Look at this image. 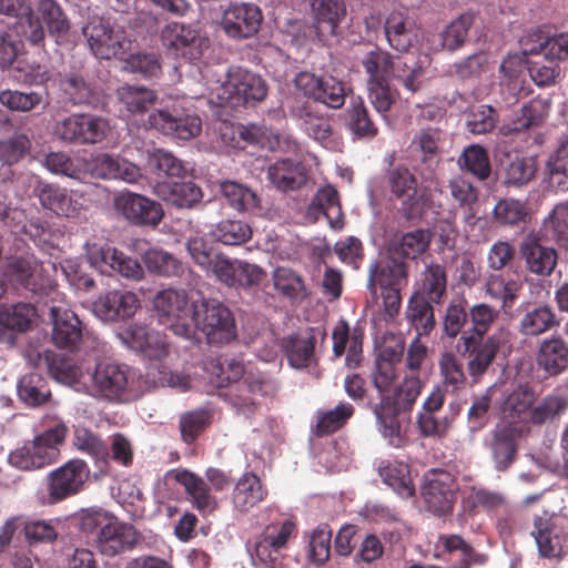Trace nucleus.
<instances>
[{
    "instance_id": "nucleus-41",
    "label": "nucleus",
    "mask_w": 568,
    "mask_h": 568,
    "mask_svg": "<svg viewBox=\"0 0 568 568\" xmlns=\"http://www.w3.org/2000/svg\"><path fill=\"white\" fill-rule=\"evenodd\" d=\"M308 214L314 215L315 219L323 214L333 230H342L344 227V213L338 191L332 185L321 187L308 207Z\"/></svg>"
},
{
    "instance_id": "nucleus-9",
    "label": "nucleus",
    "mask_w": 568,
    "mask_h": 568,
    "mask_svg": "<svg viewBox=\"0 0 568 568\" xmlns=\"http://www.w3.org/2000/svg\"><path fill=\"white\" fill-rule=\"evenodd\" d=\"M539 557L561 560L568 554V518L551 515L547 518L536 516L531 530Z\"/></svg>"
},
{
    "instance_id": "nucleus-19",
    "label": "nucleus",
    "mask_w": 568,
    "mask_h": 568,
    "mask_svg": "<svg viewBox=\"0 0 568 568\" xmlns=\"http://www.w3.org/2000/svg\"><path fill=\"white\" fill-rule=\"evenodd\" d=\"M223 90L229 94L226 99L233 105L260 102L267 94L265 81L242 68H233L229 71Z\"/></svg>"
},
{
    "instance_id": "nucleus-42",
    "label": "nucleus",
    "mask_w": 568,
    "mask_h": 568,
    "mask_svg": "<svg viewBox=\"0 0 568 568\" xmlns=\"http://www.w3.org/2000/svg\"><path fill=\"white\" fill-rule=\"evenodd\" d=\"M38 262L34 256H13L8 260L3 276L16 287L37 293L40 290L37 280Z\"/></svg>"
},
{
    "instance_id": "nucleus-29",
    "label": "nucleus",
    "mask_w": 568,
    "mask_h": 568,
    "mask_svg": "<svg viewBox=\"0 0 568 568\" xmlns=\"http://www.w3.org/2000/svg\"><path fill=\"white\" fill-rule=\"evenodd\" d=\"M390 403L388 398H379V403L373 406V413L383 437L390 446L398 448L407 440L404 425L406 420L402 416L404 412Z\"/></svg>"
},
{
    "instance_id": "nucleus-43",
    "label": "nucleus",
    "mask_w": 568,
    "mask_h": 568,
    "mask_svg": "<svg viewBox=\"0 0 568 568\" xmlns=\"http://www.w3.org/2000/svg\"><path fill=\"white\" fill-rule=\"evenodd\" d=\"M266 496L267 489L262 484L260 477L254 473H245L234 486L232 504L236 510L247 513L262 503Z\"/></svg>"
},
{
    "instance_id": "nucleus-55",
    "label": "nucleus",
    "mask_w": 568,
    "mask_h": 568,
    "mask_svg": "<svg viewBox=\"0 0 568 568\" xmlns=\"http://www.w3.org/2000/svg\"><path fill=\"white\" fill-rule=\"evenodd\" d=\"M17 388L19 398L31 407L41 406L51 398L47 379L38 373L23 375L19 379Z\"/></svg>"
},
{
    "instance_id": "nucleus-22",
    "label": "nucleus",
    "mask_w": 568,
    "mask_h": 568,
    "mask_svg": "<svg viewBox=\"0 0 568 568\" xmlns=\"http://www.w3.org/2000/svg\"><path fill=\"white\" fill-rule=\"evenodd\" d=\"M519 43L524 55H544L549 63L568 59V32L550 36L536 29L523 36Z\"/></svg>"
},
{
    "instance_id": "nucleus-51",
    "label": "nucleus",
    "mask_w": 568,
    "mask_h": 568,
    "mask_svg": "<svg viewBox=\"0 0 568 568\" xmlns=\"http://www.w3.org/2000/svg\"><path fill=\"white\" fill-rule=\"evenodd\" d=\"M538 162L535 156L515 155L504 166V184L507 187L521 189L537 174Z\"/></svg>"
},
{
    "instance_id": "nucleus-28",
    "label": "nucleus",
    "mask_w": 568,
    "mask_h": 568,
    "mask_svg": "<svg viewBox=\"0 0 568 568\" xmlns=\"http://www.w3.org/2000/svg\"><path fill=\"white\" fill-rule=\"evenodd\" d=\"M38 318V311L31 303L0 305V342L12 336V333H26L32 329Z\"/></svg>"
},
{
    "instance_id": "nucleus-50",
    "label": "nucleus",
    "mask_w": 568,
    "mask_h": 568,
    "mask_svg": "<svg viewBox=\"0 0 568 568\" xmlns=\"http://www.w3.org/2000/svg\"><path fill=\"white\" fill-rule=\"evenodd\" d=\"M382 480L400 497L409 498L415 494L408 465L400 462L383 460L378 466Z\"/></svg>"
},
{
    "instance_id": "nucleus-16",
    "label": "nucleus",
    "mask_w": 568,
    "mask_h": 568,
    "mask_svg": "<svg viewBox=\"0 0 568 568\" xmlns=\"http://www.w3.org/2000/svg\"><path fill=\"white\" fill-rule=\"evenodd\" d=\"M49 320L52 324V341L59 348L78 351L83 338V325L78 315L63 302L49 306Z\"/></svg>"
},
{
    "instance_id": "nucleus-11",
    "label": "nucleus",
    "mask_w": 568,
    "mask_h": 568,
    "mask_svg": "<svg viewBox=\"0 0 568 568\" xmlns=\"http://www.w3.org/2000/svg\"><path fill=\"white\" fill-rule=\"evenodd\" d=\"M153 305L161 323L169 326L178 335L190 336L193 304H189L184 291L163 290L155 295Z\"/></svg>"
},
{
    "instance_id": "nucleus-52",
    "label": "nucleus",
    "mask_w": 568,
    "mask_h": 568,
    "mask_svg": "<svg viewBox=\"0 0 568 568\" xmlns=\"http://www.w3.org/2000/svg\"><path fill=\"white\" fill-rule=\"evenodd\" d=\"M500 311V308H496L485 302L474 304L468 308L470 328L469 331L464 332L460 336H471L476 339H485V336L499 320Z\"/></svg>"
},
{
    "instance_id": "nucleus-53",
    "label": "nucleus",
    "mask_w": 568,
    "mask_h": 568,
    "mask_svg": "<svg viewBox=\"0 0 568 568\" xmlns=\"http://www.w3.org/2000/svg\"><path fill=\"white\" fill-rule=\"evenodd\" d=\"M568 409V397L560 393L546 395L537 405H532L527 423L541 426L559 419Z\"/></svg>"
},
{
    "instance_id": "nucleus-25",
    "label": "nucleus",
    "mask_w": 568,
    "mask_h": 568,
    "mask_svg": "<svg viewBox=\"0 0 568 568\" xmlns=\"http://www.w3.org/2000/svg\"><path fill=\"white\" fill-rule=\"evenodd\" d=\"M139 541V534L132 525L120 523L116 517L104 529L99 530L94 544L105 557H115L133 549Z\"/></svg>"
},
{
    "instance_id": "nucleus-26",
    "label": "nucleus",
    "mask_w": 568,
    "mask_h": 568,
    "mask_svg": "<svg viewBox=\"0 0 568 568\" xmlns=\"http://www.w3.org/2000/svg\"><path fill=\"white\" fill-rule=\"evenodd\" d=\"M443 142L444 132L435 126L420 129L412 139L409 149L418 164L428 173H433L440 162Z\"/></svg>"
},
{
    "instance_id": "nucleus-44",
    "label": "nucleus",
    "mask_w": 568,
    "mask_h": 568,
    "mask_svg": "<svg viewBox=\"0 0 568 568\" xmlns=\"http://www.w3.org/2000/svg\"><path fill=\"white\" fill-rule=\"evenodd\" d=\"M438 546L443 554L453 556L459 554V560L450 568H470L473 565L481 566L487 561L485 554L478 552L468 541L457 534H444L438 537Z\"/></svg>"
},
{
    "instance_id": "nucleus-59",
    "label": "nucleus",
    "mask_w": 568,
    "mask_h": 568,
    "mask_svg": "<svg viewBox=\"0 0 568 568\" xmlns=\"http://www.w3.org/2000/svg\"><path fill=\"white\" fill-rule=\"evenodd\" d=\"M355 408L352 404L341 402L333 409L318 410L314 434L318 437L331 435L343 428L354 415Z\"/></svg>"
},
{
    "instance_id": "nucleus-45",
    "label": "nucleus",
    "mask_w": 568,
    "mask_h": 568,
    "mask_svg": "<svg viewBox=\"0 0 568 568\" xmlns=\"http://www.w3.org/2000/svg\"><path fill=\"white\" fill-rule=\"evenodd\" d=\"M267 178L273 185L284 192L297 190L306 183L304 166L291 159H283L270 165Z\"/></svg>"
},
{
    "instance_id": "nucleus-7",
    "label": "nucleus",
    "mask_w": 568,
    "mask_h": 568,
    "mask_svg": "<svg viewBox=\"0 0 568 568\" xmlns=\"http://www.w3.org/2000/svg\"><path fill=\"white\" fill-rule=\"evenodd\" d=\"M508 334L506 328H500L485 339L459 336L456 349L460 356L467 358V371L474 384L479 383L487 373L499 348L507 343Z\"/></svg>"
},
{
    "instance_id": "nucleus-12",
    "label": "nucleus",
    "mask_w": 568,
    "mask_h": 568,
    "mask_svg": "<svg viewBox=\"0 0 568 568\" xmlns=\"http://www.w3.org/2000/svg\"><path fill=\"white\" fill-rule=\"evenodd\" d=\"M298 91L315 102H321L331 109L344 105L347 95L343 81L329 74L317 75L313 72H300L294 80Z\"/></svg>"
},
{
    "instance_id": "nucleus-4",
    "label": "nucleus",
    "mask_w": 568,
    "mask_h": 568,
    "mask_svg": "<svg viewBox=\"0 0 568 568\" xmlns=\"http://www.w3.org/2000/svg\"><path fill=\"white\" fill-rule=\"evenodd\" d=\"M97 395L112 403L124 404L141 396L134 374L125 365L99 363L92 375Z\"/></svg>"
},
{
    "instance_id": "nucleus-15",
    "label": "nucleus",
    "mask_w": 568,
    "mask_h": 568,
    "mask_svg": "<svg viewBox=\"0 0 568 568\" xmlns=\"http://www.w3.org/2000/svg\"><path fill=\"white\" fill-rule=\"evenodd\" d=\"M456 484L450 473L430 469L424 475L422 497L427 508L435 515H446L453 510Z\"/></svg>"
},
{
    "instance_id": "nucleus-2",
    "label": "nucleus",
    "mask_w": 568,
    "mask_h": 568,
    "mask_svg": "<svg viewBox=\"0 0 568 568\" xmlns=\"http://www.w3.org/2000/svg\"><path fill=\"white\" fill-rule=\"evenodd\" d=\"M68 427L58 423L36 436L33 440L12 450L8 456L11 466L21 470H36L53 464L60 456L59 445L67 437Z\"/></svg>"
},
{
    "instance_id": "nucleus-37",
    "label": "nucleus",
    "mask_w": 568,
    "mask_h": 568,
    "mask_svg": "<svg viewBox=\"0 0 568 568\" xmlns=\"http://www.w3.org/2000/svg\"><path fill=\"white\" fill-rule=\"evenodd\" d=\"M301 129L312 139L324 143L333 133L331 119L310 102L296 105L292 111Z\"/></svg>"
},
{
    "instance_id": "nucleus-14",
    "label": "nucleus",
    "mask_w": 568,
    "mask_h": 568,
    "mask_svg": "<svg viewBox=\"0 0 568 568\" xmlns=\"http://www.w3.org/2000/svg\"><path fill=\"white\" fill-rule=\"evenodd\" d=\"M87 257L90 264L102 274L115 272L123 277L135 281L143 276V268L135 258L126 256L123 252L108 244L88 243Z\"/></svg>"
},
{
    "instance_id": "nucleus-23",
    "label": "nucleus",
    "mask_w": 568,
    "mask_h": 568,
    "mask_svg": "<svg viewBox=\"0 0 568 568\" xmlns=\"http://www.w3.org/2000/svg\"><path fill=\"white\" fill-rule=\"evenodd\" d=\"M263 20L261 9L253 3H234L224 12L221 27L233 39H248L255 36Z\"/></svg>"
},
{
    "instance_id": "nucleus-17",
    "label": "nucleus",
    "mask_w": 568,
    "mask_h": 568,
    "mask_svg": "<svg viewBox=\"0 0 568 568\" xmlns=\"http://www.w3.org/2000/svg\"><path fill=\"white\" fill-rule=\"evenodd\" d=\"M388 45L400 53L408 52L417 41L418 28L407 6L398 4L386 16L383 24Z\"/></svg>"
},
{
    "instance_id": "nucleus-21",
    "label": "nucleus",
    "mask_w": 568,
    "mask_h": 568,
    "mask_svg": "<svg viewBox=\"0 0 568 568\" xmlns=\"http://www.w3.org/2000/svg\"><path fill=\"white\" fill-rule=\"evenodd\" d=\"M149 123L163 134L180 140H191L201 132V119L176 106L151 113Z\"/></svg>"
},
{
    "instance_id": "nucleus-3",
    "label": "nucleus",
    "mask_w": 568,
    "mask_h": 568,
    "mask_svg": "<svg viewBox=\"0 0 568 568\" xmlns=\"http://www.w3.org/2000/svg\"><path fill=\"white\" fill-rule=\"evenodd\" d=\"M82 34L99 59H124L131 51L132 42L125 29L109 19L92 17L82 27Z\"/></svg>"
},
{
    "instance_id": "nucleus-49",
    "label": "nucleus",
    "mask_w": 568,
    "mask_h": 568,
    "mask_svg": "<svg viewBox=\"0 0 568 568\" xmlns=\"http://www.w3.org/2000/svg\"><path fill=\"white\" fill-rule=\"evenodd\" d=\"M559 325L554 310L548 305H539L528 311L519 321L518 331L527 337H536Z\"/></svg>"
},
{
    "instance_id": "nucleus-1",
    "label": "nucleus",
    "mask_w": 568,
    "mask_h": 568,
    "mask_svg": "<svg viewBox=\"0 0 568 568\" xmlns=\"http://www.w3.org/2000/svg\"><path fill=\"white\" fill-rule=\"evenodd\" d=\"M209 382L215 387H229L226 396L233 406L251 410L254 395H267L270 382L262 373H245L243 363L236 359L210 357L204 362Z\"/></svg>"
},
{
    "instance_id": "nucleus-38",
    "label": "nucleus",
    "mask_w": 568,
    "mask_h": 568,
    "mask_svg": "<svg viewBox=\"0 0 568 568\" xmlns=\"http://www.w3.org/2000/svg\"><path fill=\"white\" fill-rule=\"evenodd\" d=\"M433 304H435L433 301L418 293H413L409 297L405 320L409 328L415 331V337L428 336L435 328L436 318Z\"/></svg>"
},
{
    "instance_id": "nucleus-24",
    "label": "nucleus",
    "mask_w": 568,
    "mask_h": 568,
    "mask_svg": "<svg viewBox=\"0 0 568 568\" xmlns=\"http://www.w3.org/2000/svg\"><path fill=\"white\" fill-rule=\"evenodd\" d=\"M140 307L136 294L113 290L100 295L93 303L94 314L104 322H118L132 317Z\"/></svg>"
},
{
    "instance_id": "nucleus-47",
    "label": "nucleus",
    "mask_w": 568,
    "mask_h": 568,
    "mask_svg": "<svg viewBox=\"0 0 568 568\" xmlns=\"http://www.w3.org/2000/svg\"><path fill=\"white\" fill-rule=\"evenodd\" d=\"M346 125L354 140H373L378 134V126L371 118L369 111L361 98L352 99L346 110Z\"/></svg>"
},
{
    "instance_id": "nucleus-31",
    "label": "nucleus",
    "mask_w": 568,
    "mask_h": 568,
    "mask_svg": "<svg viewBox=\"0 0 568 568\" xmlns=\"http://www.w3.org/2000/svg\"><path fill=\"white\" fill-rule=\"evenodd\" d=\"M536 364L547 377H555L568 369V343L561 336H551L539 343Z\"/></svg>"
},
{
    "instance_id": "nucleus-64",
    "label": "nucleus",
    "mask_w": 568,
    "mask_h": 568,
    "mask_svg": "<svg viewBox=\"0 0 568 568\" xmlns=\"http://www.w3.org/2000/svg\"><path fill=\"white\" fill-rule=\"evenodd\" d=\"M361 63L367 74V83L387 81L394 70L393 55L378 47L366 52Z\"/></svg>"
},
{
    "instance_id": "nucleus-60",
    "label": "nucleus",
    "mask_w": 568,
    "mask_h": 568,
    "mask_svg": "<svg viewBox=\"0 0 568 568\" xmlns=\"http://www.w3.org/2000/svg\"><path fill=\"white\" fill-rule=\"evenodd\" d=\"M220 191L226 203L237 212H253L258 209L260 199L254 191L235 181H223Z\"/></svg>"
},
{
    "instance_id": "nucleus-63",
    "label": "nucleus",
    "mask_w": 568,
    "mask_h": 568,
    "mask_svg": "<svg viewBox=\"0 0 568 568\" xmlns=\"http://www.w3.org/2000/svg\"><path fill=\"white\" fill-rule=\"evenodd\" d=\"M116 97L119 102L131 114L146 112L156 100L154 91L144 87L129 84L120 87L116 90Z\"/></svg>"
},
{
    "instance_id": "nucleus-18",
    "label": "nucleus",
    "mask_w": 568,
    "mask_h": 568,
    "mask_svg": "<svg viewBox=\"0 0 568 568\" xmlns=\"http://www.w3.org/2000/svg\"><path fill=\"white\" fill-rule=\"evenodd\" d=\"M114 206L125 220L135 226L156 227L164 217L161 203L133 192L121 193L116 196Z\"/></svg>"
},
{
    "instance_id": "nucleus-33",
    "label": "nucleus",
    "mask_w": 568,
    "mask_h": 568,
    "mask_svg": "<svg viewBox=\"0 0 568 568\" xmlns=\"http://www.w3.org/2000/svg\"><path fill=\"white\" fill-rule=\"evenodd\" d=\"M91 174L99 179L122 180L135 183L141 176V169L124 159L109 154H99L89 163Z\"/></svg>"
},
{
    "instance_id": "nucleus-40",
    "label": "nucleus",
    "mask_w": 568,
    "mask_h": 568,
    "mask_svg": "<svg viewBox=\"0 0 568 568\" xmlns=\"http://www.w3.org/2000/svg\"><path fill=\"white\" fill-rule=\"evenodd\" d=\"M485 293L491 300L500 302V310L509 313L523 290V283L515 277H506L501 273H491L485 280Z\"/></svg>"
},
{
    "instance_id": "nucleus-30",
    "label": "nucleus",
    "mask_w": 568,
    "mask_h": 568,
    "mask_svg": "<svg viewBox=\"0 0 568 568\" xmlns=\"http://www.w3.org/2000/svg\"><path fill=\"white\" fill-rule=\"evenodd\" d=\"M519 254L526 268L536 275L548 276L557 265V252L545 246L534 234L527 235L519 246Z\"/></svg>"
},
{
    "instance_id": "nucleus-34",
    "label": "nucleus",
    "mask_w": 568,
    "mask_h": 568,
    "mask_svg": "<svg viewBox=\"0 0 568 568\" xmlns=\"http://www.w3.org/2000/svg\"><path fill=\"white\" fill-rule=\"evenodd\" d=\"M121 341L133 351L152 358L166 353L163 337L146 325L132 324L119 333Z\"/></svg>"
},
{
    "instance_id": "nucleus-46",
    "label": "nucleus",
    "mask_w": 568,
    "mask_h": 568,
    "mask_svg": "<svg viewBox=\"0 0 568 568\" xmlns=\"http://www.w3.org/2000/svg\"><path fill=\"white\" fill-rule=\"evenodd\" d=\"M409 276V264L403 258H394L388 255V263L382 266L374 263L369 267V283L381 287H399L407 284Z\"/></svg>"
},
{
    "instance_id": "nucleus-5",
    "label": "nucleus",
    "mask_w": 568,
    "mask_h": 568,
    "mask_svg": "<svg viewBox=\"0 0 568 568\" xmlns=\"http://www.w3.org/2000/svg\"><path fill=\"white\" fill-rule=\"evenodd\" d=\"M386 187L400 202L399 212L407 221L422 219L430 206V195L419 190L415 174L406 166L398 165L387 171Z\"/></svg>"
},
{
    "instance_id": "nucleus-39",
    "label": "nucleus",
    "mask_w": 568,
    "mask_h": 568,
    "mask_svg": "<svg viewBox=\"0 0 568 568\" xmlns=\"http://www.w3.org/2000/svg\"><path fill=\"white\" fill-rule=\"evenodd\" d=\"M316 331L317 328L310 327L308 335L306 337L288 335L282 339L281 347L292 367L304 369L313 363L316 345Z\"/></svg>"
},
{
    "instance_id": "nucleus-62",
    "label": "nucleus",
    "mask_w": 568,
    "mask_h": 568,
    "mask_svg": "<svg viewBox=\"0 0 568 568\" xmlns=\"http://www.w3.org/2000/svg\"><path fill=\"white\" fill-rule=\"evenodd\" d=\"M39 201L43 207L58 215L70 216L77 207L68 190L57 184H43L39 190Z\"/></svg>"
},
{
    "instance_id": "nucleus-57",
    "label": "nucleus",
    "mask_w": 568,
    "mask_h": 568,
    "mask_svg": "<svg viewBox=\"0 0 568 568\" xmlns=\"http://www.w3.org/2000/svg\"><path fill=\"white\" fill-rule=\"evenodd\" d=\"M146 168L158 179L183 178L186 174L184 163L172 152L163 149H155L148 153Z\"/></svg>"
},
{
    "instance_id": "nucleus-32",
    "label": "nucleus",
    "mask_w": 568,
    "mask_h": 568,
    "mask_svg": "<svg viewBox=\"0 0 568 568\" xmlns=\"http://www.w3.org/2000/svg\"><path fill=\"white\" fill-rule=\"evenodd\" d=\"M432 243V233L427 229H415L413 231L395 234L388 243L387 252L394 258L415 261L422 256Z\"/></svg>"
},
{
    "instance_id": "nucleus-27",
    "label": "nucleus",
    "mask_w": 568,
    "mask_h": 568,
    "mask_svg": "<svg viewBox=\"0 0 568 568\" xmlns=\"http://www.w3.org/2000/svg\"><path fill=\"white\" fill-rule=\"evenodd\" d=\"M308 2L318 40L326 41L334 37L341 21L346 16L344 0H308Z\"/></svg>"
},
{
    "instance_id": "nucleus-48",
    "label": "nucleus",
    "mask_w": 568,
    "mask_h": 568,
    "mask_svg": "<svg viewBox=\"0 0 568 568\" xmlns=\"http://www.w3.org/2000/svg\"><path fill=\"white\" fill-rule=\"evenodd\" d=\"M36 12L58 43L68 39L71 24L58 1L40 0Z\"/></svg>"
},
{
    "instance_id": "nucleus-6",
    "label": "nucleus",
    "mask_w": 568,
    "mask_h": 568,
    "mask_svg": "<svg viewBox=\"0 0 568 568\" xmlns=\"http://www.w3.org/2000/svg\"><path fill=\"white\" fill-rule=\"evenodd\" d=\"M192 327L201 331L209 344L230 343L236 338L235 320L231 311L217 300L193 304Z\"/></svg>"
},
{
    "instance_id": "nucleus-8",
    "label": "nucleus",
    "mask_w": 568,
    "mask_h": 568,
    "mask_svg": "<svg viewBox=\"0 0 568 568\" xmlns=\"http://www.w3.org/2000/svg\"><path fill=\"white\" fill-rule=\"evenodd\" d=\"M90 476V468L82 459H71L51 470L45 477L48 504H58L80 494Z\"/></svg>"
},
{
    "instance_id": "nucleus-10",
    "label": "nucleus",
    "mask_w": 568,
    "mask_h": 568,
    "mask_svg": "<svg viewBox=\"0 0 568 568\" xmlns=\"http://www.w3.org/2000/svg\"><path fill=\"white\" fill-rule=\"evenodd\" d=\"M61 141L74 144L101 143L110 132L109 121L93 114H71L58 121L53 130Z\"/></svg>"
},
{
    "instance_id": "nucleus-56",
    "label": "nucleus",
    "mask_w": 568,
    "mask_h": 568,
    "mask_svg": "<svg viewBox=\"0 0 568 568\" xmlns=\"http://www.w3.org/2000/svg\"><path fill=\"white\" fill-rule=\"evenodd\" d=\"M213 413L209 408H196L183 413L179 419L181 439L186 445L194 444L197 438L210 427Z\"/></svg>"
},
{
    "instance_id": "nucleus-35",
    "label": "nucleus",
    "mask_w": 568,
    "mask_h": 568,
    "mask_svg": "<svg viewBox=\"0 0 568 568\" xmlns=\"http://www.w3.org/2000/svg\"><path fill=\"white\" fill-rule=\"evenodd\" d=\"M173 477L184 487L193 507L200 513H212L217 508L216 497L211 494L204 478L186 469L175 470Z\"/></svg>"
},
{
    "instance_id": "nucleus-20",
    "label": "nucleus",
    "mask_w": 568,
    "mask_h": 568,
    "mask_svg": "<svg viewBox=\"0 0 568 568\" xmlns=\"http://www.w3.org/2000/svg\"><path fill=\"white\" fill-rule=\"evenodd\" d=\"M521 436L523 428L513 423L497 425L491 432L488 448L497 471H507L516 462Z\"/></svg>"
},
{
    "instance_id": "nucleus-13",
    "label": "nucleus",
    "mask_w": 568,
    "mask_h": 568,
    "mask_svg": "<svg viewBox=\"0 0 568 568\" xmlns=\"http://www.w3.org/2000/svg\"><path fill=\"white\" fill-rule=\"evenodd\" d=\"M163 47L175 58L189 61L201 59L209 48V39L203 38L191 26L171 22L161 31Z\"/></svg>"
},
{
    "instance_id": "nucleus-36",
    "label": "nucleus",
    "mask_w": 568,
    "mask_h": 568,
    "mask_svg": "<svg viewBox=\"0 0 568 568\" xmlns=\"http://www.w3.org/2000/svg\"><path fill=\"white\" fill-rule=\"evenodd\" d=\"M154 193L164 202L176 209H193L203 197L199 185L187 182H158Z\"/></svg>"
},
{
    "instance_id": "nucleus-61",
    "label": "nucleus",
    "mask_w": 568,
    "mask_h": 568,
    "mask_svg": "<svg viewBox=\"0 0 568 568\" xmlns=\"http://www.w3.org/2000/svg\"><path fill=\"white\" fill-rule=\"evenodd\" d=\"M547 109L548 108L544 101L531 100L524 104L519 112L515 114L511 122L503 126L501 130L505 134H508L519 133L532 126H538L546 118Z\"/></svg>"
},
{
    "instance_id": "nucleus-58",
    "label": "nucleus",
    "mask_w": 568,
    "mask_h": 568,
    "mask_svg": "<svg viewBox=\"0 0 568 568\" xmlns=\"http://www.w3.org/2000/svg\"><path fill=\"white\" fill-rule=\"evenodd\" d=\"M536 394L528 384L519 385L505 398L503 412L506 416L519 422H528Z\"/></svg>"
},
{
    "instance_id": "nucleus-54",
    "label": "nucleus",
    "mask_w": 568,
    "mask_h": 568,
    "mask_svg": "<svg viewBox=\"0 0 568 568\" xmlns=\"http://www.w3.org/2000/svg\"><path fill=\"white\" fill-rule=\"evenodd\" d=\"M419 295H424L427 300L435 304H440L447 293V273L444 265L439 263H429L422 273V283Z\"/></svg>"
}]
</instances>
